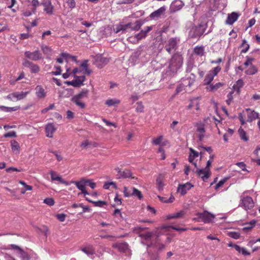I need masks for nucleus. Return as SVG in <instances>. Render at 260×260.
<instances>
[{
    "label": "nucleus",
    "mask_w": 260,
    "mask_h": 260,
    "mask_svg": "<svg viewBox=\"0 0 260 260\" xmlns=\"http://www.w3.org/2000/svg\"><path fill=\"white\" fill-rule=\"evenodd\" d=\"M160 232H146L141 234L142 243L148 247V252L143 255L142 260H158L159 256L156 250H161L165 245L160 242L159 235Z\"/></svg>",
    "instance_id": "obj_1"
},
{
    "label": "nucleus",
    "mask_w": 260,
    "mask_h": 260,
    "mask_svg": "<svg viewBox=\"0 0 260 260\" xmlns=\"http://www.w3.org/2000/svg\"><path fill=\"white\" fill-rule=\"evenodd\" d=\"M182 63L183 58L182 56L179 54H174L170 61L165 75L169 77L173 76L182 66Z\"/></svg>",
    "instance_id": "obj_2"
},
{
    "label": "nucleus",
    "mask_w": 260,
    "mask_h": 260,
    "mask_svg": "<svg viewBox=\"0 0 260 260\" xmlns=\"http://www.w3.org/2000/svg\"><path fill=\"white\" fill-rule=\"evenodd\" d=\"M131 23L130 22L125 24L123 22H120L116 24L113 29L110 26H107L105 29V31H109L110 35L112 34V32L114 34L121 35L125 33L127 29L131 26Z\"/></svg>",
    "instance_id": "obj_3"
},
{
    "label": "nucleus",
    "mask_w": 260,
    "mask_h": 260,
    "mask_svg": "<svg viewBox=\"0 0 260 260\" xmlns=\"http://www.w3.org/2000/svg\"><path fill=\"white\" fill-rule=\"evenodd\" d=\"M7 249H13L15 251L16 254L20 257L21 260H30V256L29 254L24 251L19 246L15 244L8 245Z\"/></svg>",
    "instance_id": "obj_4"
},
{
    "label": "nucleus",
    "mask_w": 260,
    "mask_h": 260,
    "mask_svg": "<svg viewBox=\"0 0 260 260\" xmlns=\"http://www.w3.org/2000/svg\"><path fill=\"white\" fill-rule=\"evenodd\" d=\"M88 182V181H86V179L82 178L79 181H72L70 183L75 184L77 188L81 190V192L78 193V196L83 194L84 196L85 197L86 195L89 194L85 189V186L87 185Z\"/></svg>",
    "instance_id": "obj_5"
},
{
    "label": "nucleus",
    "mask_w": 260,
    "mask_h": 260,
    "mask_svg": "<svg viewBox=\"0 0 260 260\" xmlns=\"http://www.w3.org/2000/svg\"><path fill=\"white\" fill-rule=\"evenodd\" d=\"M92 63L97 68L101 69L109 62V59L101 54H98L92 57Z\"/></svg>",
    "instance_id": "obj_6"
},
{
    "label": "nucleus",
    "mask_w": 260,
    "mask_h": 260,
    "mask_svg": "<svg viewBox=\"0 0 260 260\" xmlns=\"http://www.w3.org/2000/svg\"><path fill=\"white\" fill-rule=\"evenodd\" d=\"M239 206L247 211L254 207V202L252 198L250 197L241 196V202Z\"/></svg>",
    "instance_id": "obj_7"
},
{
    "label": "nucleus",
    "mask_w": 260,
    "mask_h": 260,
    "mask_svg": "<svg viewBox=\"0 0 260 260\" xmlns=\"http://www.w3.org/2000/svg\"><path fill=\"white\" fill-rule=\"evenodd\" d=\"M194 126L196 128L199 140L202 141L205 137V125L202 122H198L195 123Z\"/></svg>",
    "instance_id": "obj_8"
},
{
    "label": "nucleus",
    "mask_w": 260,
    "mask_h": 260,
    "mask_svg": "<svg viewBox=\"0 0 260 260\" xmlns=\"http://www.w3.org/2000/svg\"><path fill=\"white\" fill-rule=\"evenodd\" d=\"M74 78V79L72 81H66V84L74 87H79L83 84V83L85 80V77L84 76H75Z\"/></svg>",
    "instance_id": "obj_9"
},
{
    "label": "nucleus",
    "mask_w": 260,
    "mask_h": 260,
    "mask_svg": "<svg viewBox=\"0 0 260 260\" xmlns=\"http://www.w3.org/2000/svg\"><path fill=\"white\" fill-rule=\"evenodd\" d=\"M198 217L202 219L205 223H210L212 221L215 216L210 213L205 211L202 213H199L198 214Z\"/></svg>",
    "instance_id": "obj_10"
},
{
    "label": "nucleus",
    "mask_w": 260,
    "mask_h": 260,
    "mask_svg": "<svg viewBox=\"0 0 260 260\" xmlns=\"http://www.w3.org/2000/svg\"><path fill=\"white\" fill-rule=\"evenodd\" d=\"M113 246L117 248L120 252L125 253L128 256L131 255V251L126 243H117L114 244Z\"/></svg>",
    "instance_id": "obj_11"
},
{
    "label": "nucleus",
    "mask_w": 260,
    "mask_h": 260,
    "mask_svg": "<svg viewBox=\"0 0 260 260\" xmlns=\"http://www.w3.org/2000/svg\"><path fill=\"white\" fill-rule=\"evenodd\" d=\"M24 55L27 58L34 61H37L42 58V54L38 50H36L32 52L25 51Z\"/></svg>",
    "instance_id": "obj_12"
},
{
    "label": "nucleus",
    "mask_w": 260,
    "mask_h": 260,
    "mask_svg": "<svg viewBox=\"0 0 260 260\" xmlns=\"http://www.w3.org/2000/svg\"><path fill=\"white\" fill-rule=\"evenodd\" d=\"M23 65L29 68L32 73H38L40 71V68L38 65L26 59L23 60Z\"/></svg>",
    "instance_id": "obj_13"
},
{
    "label": "nucleus",
    "mask_w": 260,
    "mask_h": 260,
    "mask_svg": "<svg viewBox=\"0 0 260 260\" xmlns=\"http://www.w3.org/2000/svg\"><path fill=\"white\" fill-rule=\"evenodd\" d=\"M201 27V25L193 26L189 31V36L191 38H197L201 36L204 32Z\"/></svg>",
    "instance_id": "obj_14"
},
{
    "label": "nucleus",
    "mask_w": 260,
    "mask_h": 260,
    "mask_svg": "<svg viewBox=\"0 0 260 260\" xmlns=\"http://www.w3.org/2000/svg\"><path fill=\"white\" fill-rule=\"evenodd\" d=\"M196 173L198 176L201 178L203 181H206L210 176V171L207 169H199L197 168L196 171Z\"/></svg>",
    "instance_id": "obj_15"
},
{
    "label": "nucleus",
    "mask_w": 260,
    "mask_h": 260,
    "mask_svg": "<svg viewBox=\"0 0 260 260\" xmlns=\"http://www.w3.org/2000/svg\"><path fill=\"white\" fill-rule=\"evenodd\" d=\"M177 40L176 38H171L168 44L166 46V50L169 53H171L174 52L177 48Z\"/></svg>",
    "instance_id": "obj_16"
},
{
    "label": "nucleus",
    "mask_w": 260,
    "mask_h": 260,
    "mask_svg": "<svg viewBox=\"0 0 260 260\" xmlns=\"http://www.w3.org/2000/svg\"><path fill=\"white\" fill-rule=\"evenodd\" d=\"M195 79L196 76L193 74H191L189 76L182 78L180 82L184 87L187 88L193 84Z\"/></svg>",
    "instance_id": "obj_17"
},
{
    "label": "nucleus",
    "mask_w": 260,
    "mask_h": 260,
    "mask_svg": "<svg viewBox=\"0 0 260 260\" xmlns=\"http://www.w3.org/2000/svg\"><path fill=\"white\" fill-rule=\"evenodd\" d=\"M245 112L247 116V122H251L256 119L258 118V113L255 112V111L250 108L246 109Z\"/></svg>",
    "instance_id": "obj_18"
},
{
    "label": "nucleus",
    "mask_w": 260,
    "mask_h": 260,
    "mask_svg": "<svg viewBox=\"0 0 260 260\" xmlns=\"http://www.w3.org/2000/svg\"><path fill=\"white\" fill-rule=\"evenodd\" d=\"M167 10V7L163 6L151 13L150 15V18L151 19H157L160 18L165 12Z\"/></svg>",
    "instance_id": "obj_19"
},
{
    "label": "nucleus",
    "mask_w": 260,
    "mask_h": 260,
    "mask_svg": "<svg viewBox=\"0 0 260 260\" xmlns=\"http://www.w3.org/2000/svg\"><path fill=\"white\" fill-rule=\"evenodd\" d=\"M115 171L117 173L116 176L118 178H127L132 177V173L129 170H124L122 171L119 168H115Z\"/></svg>",
    "instance_id": "obj_20"
},
{
    "label": "nucleus",
    "mask_w": 260,
    "mask_h": 260,
    "mask_svg": "<svg viewBox=\"0 0 260 260\" xmlns=\"http://www.w3.org/2000/svg\"><path fill=\"white\" fill-rule=\"evenodd\" d=\"M42 5L44 6V11L48 15H52L53 13L54 7L52 5L50 0L44 1L42 3Z\"/></svg>",
    "instance_id": "obj_21"
},
{
    "label": "nucleus",
    "mask_w": 260,
    "mask_h": 260,
    "mask_svg": "<svg viewBox=\"0 0 260 260\" xmlns=\"http://www.w3.org/2000/svg\"><path fill=\"white\" fill-rule=\"evenodd\" d=\"M153 26H146L139 33L136 34L135 36V38H136L138 41L140 40L143 38H145L147 34L152 29Z\"/></svg>",
    "instance_id": "obj_22"
},
{
    "label": "nucleus",
    "mask_w": 260,
    "mask_h": 260,
    "mask_svg": "<svg viewBox=\"0 0 260 260\" xmlns=\"http://www.w3.org/2000/svg\"><path fill=\"white\" fill-rule=\"evenodd\" d=\"M192 187V185L188 182L180 184L177 188V192L180 193L182 196L184 195Z\"/></svg>",
    "instance_id": "obj_23"
},
{
    "label": "nucleus",
    "mask_w": 260,
    "mask_h": 260,
    "mask_svg": "<svg viewBox=\"0 0 260 260\" xmlns=\"http://www.w3.org/2000/svg\"><path fill=\"white\" fill-rule=\"evenodd\" d=\"M52 181H56L59 182L61 184H65L66 185H69L70 184L68 182L64 180L60 176L58 175L57 173L53 171L50 172Z\"/></svg>",
    "instance_id": "obj_24"
},
{
    "label": "nucleus",
    "mask_w": 260,
    "mask_h": 260,
    "mask_svg": "<svg viewBox=\"0 0 260 260\" xmlns=\"http://www.w3.org/2000/svg\"><path fill=\"white\" fill-rule=\"evenodd\" d=\"M183 6V2L180 0L173 1L170 6V9L172 12H176L180 10Z\"/></svg>",
    "instance_id": "obj_25"
},
{
    "label": "nucleus",
    "mask_w": 260,
    "mask_h": 260,
    "mask_svg": "<svg viewBox=\"0 0 260 260\" xmlns=\"http://www.w3.org/2000/svg\"><path fill=\"white\" fill-rule=\"evenodd\" d=\"M56 130L53 123H48L45 127L46 136L48 138L53 137V133Z\"/></svg>",
    "instance_id": "obj_26"
},
{
    "label": "nucleus",
    "mask_w": 260,
    "mask_h": 260,
    "mask_svg": "<svg viewBox=\"0 0 260 260\" xmlns=\"http://www.w3.org/2000/svg\"><path fill=\"white\" fill-rule=\"evenodd\" d=\"M239 17V15L236 12H232L231 14H229L225 23L229 25H232L235 22H236Z\"/></svg>",
    "instance_id": "obj_27"
},
{
    "label": "nucleus",
    "mask_w": 260,
    "mask_h": 260,
    "mask_svg": "<svg viewBox=\"0 0 260 260\" xmlns=\"http://www.w3.org/2000/svg\"><path fill=\"white\" fill-rule=\"evenodd\" d=\"M81 250L88 256H91L95 253V250L92 245L88 244L81 248Z\"/></svg>",
    "instance_id": "obj_28"
},
{
    "label": "nucleus",
    "mask_w": 260,
    "mask_h": 260,
    "mask_svg": "<svg viewBox=\"0 0 260 260\" xmlns=\"http://www.w3.org/2000/svg\"><path fill=\"white\" fill-rule=\"evenodd\" d=\"M36 95L39 99L44 98L46 96V92L41 85H37L35 88Z\"/></svg>",
    "instance_id": "obj_29"
},
{
    "label": "nucleus",
    "mask_w": 260,
    "mask_h": 260,
    "mask_svg": "<svg viewBox=\"0 0 260 260\" xmlns=\"http://www.w3.org/2000/svg\"><path fill=\"white\" fill-rule=\"evenodd\" d=\"M30 92V90L27 91H22L21 92H15L13 93V95H14L15 99L17 101H19L22 99H24L26 97L27 94H28Z\"/></svg>",
    "instance_id": "obj_30"
},
{
    "label": "nucleus",
    "mask_w": 260,
    "mask_h": 260,
    "mask_svg": "<svg viewBox=\"0 0 260 260\" xmlns=\"http://www.w3.org/2000/svg\"><path fill=\"white\" fill-rule=\"evenodd\" d=\"M187 108L188 110L194 108L196 110H199L200 109V106L198 99L196 98L191 100Z\"/></svg>",
    "instance_id": "obj_31"
},
{
    "label": "nucleus",
    "mask_w": 260,
    "mask_h": 260,
    "mask_svg": "<svg viewBox=\"0 0 260 260\" xmlns=\"http://www.w3.org/2000/svg\"><path fill=\"white\" fill-rule=\"evenodd\" d=\"M11 146L12 152L15 154H18L20 152V147L19 144L16 140L11 141Z\"/></svg>",
    "instance_id": "obj_32"
},
{
    "label": "nucleus",
    "mask_w": 260,
    "mask_h": 260,
    "mask_svg": "<svg viewBox=\"0 0 260 260\" xmlns=\"http://www.w3.org/2000/svg\"><path fill=\"white\" fill-rule=\"evenodd\" d=\"M186 212L185 210H181L179 212L174 213L173 214H169L166 216L167 219L173 218H179L183 217L185 214Z\"/></svg>",
    "instance_id": "obj_33"
},
{
    "label": "nucleus",
    "mask_w": 260,
    "mask_h": 260,
    "mask_svg": "<svg viewBox=\"0 0 260 260\" xmlns=\"http://www.w3.org/2000/svg\"><path fill=\"white\" fill-rule=\"evenodd\" d=\"M193 53L194 54L199 56H203L205 55V52L204 47L203 46H196L193 49Z\"/></svg>",
    "instance_id": "obj_34"
},
{
    "label": "nucleus",
    "mask_w": 260,
    "mask_h": 260,
    "mask_svg": "<svg viewBox=\"0 0 260 260\" xmlns=\"http://www.w3.org/2000/svg\"><path fill=\"white\" fill-rule=\"evenodd\" d=\"M120 103V101L116 98L109 99L105 102V104L108 107L117 106Z\"/></svg>",
    "instance_id": "obj_35"
},
{
    "label": "nucleus",
    "mask_w": 260,
    "mask_h": 260,
    "mask_svg": "<svg viewBox=\"0 0 260 260\" xmlns=\"http://www.w3.org/2000/svg\"><path fill=\"white\" fill-rule=\"evenodd\" d=\"M41 49L44 54L46 56V58H50L52 55V49L51 48L47 45H43L41 46Z\"/></svg>",
    "instance_id": "obj_36"
},
{
    "label": "nucleus",
    "mask_w": 260,
    "mask_h": 260,
    "mask_svg": "<svg viewBox=\"0 0 260 260\" xmlns=\"http://www.w3.org/2000/svg\"><path fill=\"white\" fill-rule=\"evenodd\" d=\"M72 101L81 109H84L85 107V103L79 98L73 96Z\"/></svg>",
    "instance_id": "obj_37"
},
{
    "label": "nucleus",
    "mask_w": 260,
    "mask_h": 260,
    "mask_svg": "<svg viewBox=\"0 0 260 260\" xmlns=\"http://www.w3.org/2000/svg\"><path fill=\"white\" fill-rule=\"evenodd\" d=\"M244 85V82L243 80L239 79L236 83L233 86V89L234 91H237L238 93L239 92L240 89Z\"/></svg>",
    "instance_id": "obj_38"
},
{
    "label": "nucleus",
    "mask_w": 260,
    "mask_h": 260,
    "mask_svg": "<svg viewBox=\"0 0 260 260\" xmlns=\"http://www.w3.org/2000/svg\"><path fill=\"white\" fill-rule=\"evenodd\" d=\"M158 198L161 202L164 203H173L175 200V198L173 195H171L169 199H168L167 197H161L159 196H158Z\"/></svg>",
    "instance_id": "obj_39"
},
{
    "label": "nucleus",
    "mask_w": 260,
    "mask_h": 260,
    "mask_svg": "<svg viewBox=\"0 0 260 260\" xmlns=\"http://www.w3.org/2000/svg\"><path fill=\"white\" fill-rule=\"evenodd\" d=\"M156 184L157 186V188L158 190H161L164 188V183H163V177L162 175H159L156 179Z\"/></svg>",
    "instance_id": "obj_40"
},
{
    "label": "nucleus",
    "mask_w": 260,
    "mask_h": 260,
    "mask_svg": "<svg viewBox=\"0 0 260 260\" xmlns=\"http://www.w3.org/2000/svg\"><path fill=\"white\" fill-rule=\"evenodd\" d=\"M223 85V84L220 82L216 83L214 85L210 84L209 86L207 87V89L209 90V91H215L217 90L218 88L222 86Z\"/></svg>",
    "instance_id": "obj_41"
},
{
    "label": "nucleus",
    "mask_w": 260,
    "mask_h": 260,
    "mask_svg": "<svg viewBox=\"0 0 260 260\" xmlns=\"http://www.w3.org/2000/svg\"><path fill=\"white\" fill-rule=\"evenodd\" d=\"M142 25V22L140 20H137L134 23V24L132 25L131 24V26L129 27V28H131L132 30H138L140 29Z\"/></svg>",
    "instance_id": "obj_42"
},
{
    "label": "nucleus",
    "mask_w": 260,
    "mask_h": 260,
    "mask_svg": "<svg viewBox=\"0 0 260 260\" xmlns=\"http://www.w3.org/2000/svg\"><path fill=\"white\" fill-rule=\"evenodd\" d=\"M238 133L241 139L245 142H247L249 140V138L247 136L246 132L241 127L238 129Z\"/></svg>",
    "instance_id": "obj_43"
},
{
    "label": "nucleus",
    "mask_w": 260,
    "mask_h": 260,
    "mask_svg": "<svg viewBox=\"0 0 260 260\" xmlns=\"http://www.w3.org/2000/svg\"><path fill=\"white\" fill-rule=\"evenodd\" d=\"M257 72V70L254 65H251L245 72V74L248 75H253Z\"/></svg>",
    "instance_id": "obj_44"
},
{
    "label": "nucleus",
    "mask_w": 260,
    "mask_h": 260,
    "mask_svg": "<svg viewBox=\"0 0 260 260\" xmlns=\"http://www.w3.org/2000/svg\"><path fill=\"white\" fill-rule=\"evenodd\" d=\"M132 196L137 197L139 199H141L143 198L142 194L140 191L135 187L131 188Z\"/></svg>",
    "instance_id": "obj_45"
},
{
    "label": "nucleus",
    "mask_w": 260,
    "mask_h": 260,
    "mask_svg": "<svg viewBox=\"0 0 260 260\" xmlns=\"http://www.w3.org/2000/svg\"><path fill=\"white\" fill-rule=\"evenodd\" d=\"M88 91L87 89L83 90L81 92L75 95L74 97L79 98L81 100H82L83 98H87L88 96Z\"/></svg>",
    "instance_id": "obj_46"
},
{
    "label": "nucleus",
    "mask_w": 260,
    "mask_h": 260,
    "mask_svg": "<svg viewBox=\"0 0 260 260\" xmlns=\"http://www.w3.org/2000/svg\"><path fill=\"white\" fill-rule=\"evenodd\" d=\"M214 76L208 73L206 76L204 82L205 85H210L211 82L213 81Z\"/></svg>",
    "instance_id": "obj_47"
},
{
    "label": "nucleus",
    "mask_w": 260,
    "mask_h": 260,
    "mask_svg": "<svg viewBox=\"0 0 260 260\" xmlns=\"http://www.w3.org/2000/svg\"><path fill=\"white\" fill-rule=\"evenodd\" d=\"M170 229H173L178 231H185L186 229L184 228H177L174 226H162L160 229L161 231H169Z\"/></svg>",
    "instance_id": "obj_48"
},
{
    "label": "nucleus",
    "mask_w": 260,
    "mask_h": 260,
    "mask_svg": "<svg viewBox=\"0 0 260 260\" xmlns=\"http://www.w3.org/2000/svg\"><path fill=\"white\" fill-rule=\"evenodd\" d=\"M255 223L256 221L255 220H252L249 222L245 223L243 229L245 230H250L255 226Z\"/></svg>",
    "instance_id": "obj_49"
},
{
    "label": "nucleus",
    "mask_w": 260,
    "mask_h": 260,
    "mask_svg": "<svg viewBox=\"0 0 260 260\" xmlns=\"http://www.w3.org/2000/svg\"><path fill=\"white\" fill-rule=\"evenodd\" d=\"M86 200L87 201H88L89 202L92 203L93 204H94V205L95 206L102 207H103L104 205H106V202H105L104 201H98L97 202H93V201H92L90 200L88 198H86Z\"/></svg>",
    "instance_id": "obj_50"
},
{
    "label": "nucleus",
    "mask_w": 260,
    "mask_h": 260,
    "mask_svg": "<svg viewBox=\"0 0 260 260\" xmlns=\"http://www.w3.org/2000/svg\"><path fill=\"white\" fill-rule=\"evenodd\" d=\"M221 68L219 66H217L209 71L208 73L212 75L213 76H216L218 73L221 71Z\"/></svg>",
    "instance_id": "obj_51"
},
{
    "label": "nucleus",
    "mask_w": 260,
    "mask_h": 260,
    "mask_svg": "<svg viewBox=\"0 0 260 260\" xmlns=\"http://www.w3.org/2000/svg\"><path fill=\"white\" fill-rule=\"evenodd\" d=\"M242 47L243 48L241 51L242 53H246L249 48V45L245 39L242 40Z\"/></svg>",
    "instance_id": "obj_52"
},
{
    "label": "nucleus",
    "mask_w": 260,
    "mask_h": 260,
    "mask_svg": "<svg viewBox=\"0 0 260 260\" xmlns=\"http://www.w3.org/2000/svg\"><path fill=\"white\" fill-rule=\"evenodd\" d=\"M186 89V88L184 87L180 82L176 88L175 93L178 94L179 93L185 90Z\"/></svg>",
    "instance_id": "obj_53"
},
{
    "label": "nucleus",
    "mask_w": 260,
    "mask_h": 260,
    "mask_svg": "<svg viewBox=\"0 0 260 260\" xmlns=\"http://www.w3.org/2000/svg\"><path fill=\"white\" fill-rule=\"evenodd\" d=\"M228 235L231 238L235 239H238L240 237V234L238 232H229Z\"/></svg>",
    "instance_id": "obj_54"
},
{
    "label": "nucleus",
    "mask_w": 260,
    "mask_h": 260,
    "mask_svg": "<svg viewBox=\"0 0 260 260\" xmlns=\"http://www.w3.org/2000/svg\"><path fill=\"white\" fill-rule=\"evenodd\" d=\"M54 68L56 69V71H53L50 73L51 74L55 76H57L60 75L61 73V67L59 66H55Z\"/></svg>",
    "instance_id": "obj_55"
},
{
    "label": "nucleus",
    "mask_w": 260,
    "mask_h": 260,
    "mask_svg": "<svg viewBox=\"0 0 260 260\" xmlns=\"http://www.w3.org/2000/svg\"><path fill=\"white\" fill-rule=\"evenodd\" d=\"M162 140V136H160L157 138H154L152 140V143L155 145H158L160 144Z\"/></svg>",
    "instance_id": "obj_56"
},
{
    "label": "nucleus",
    "mask_w": 260,
    "mask_h": 260,
    "mask_svg": "<svg viewBox=\"0 0 260 260\" xmlns=\"http://www.w3.org/2000/svg\"><path fill=\"white\" fill-rule=\"evenodd\" d=\"M44 203L50 206H53L54 204V200L50 198H48L44 199Z\"/></svg>",
    "instance_id": "obj_57"
},
{
    "label": "nucleus",
    "mask_w": 260,
    "mask_h": 260,
    "mask_svg": "<svg viewBox=\"0 0 260 260\" xmlns=\"http://www.w3.org/2000/svg\"><path fill=\"white\" fill-rule=\"evenodd\" d=\"M208 1L211 5H212L213 8H217L219 5V2L220 0H206Z\"/></svg>",
    "instance_id": "obj_58"
},
{
    "label": "nucleus",
    "mask_w": 260,
    "mask_h": 260,
    "mask_svg": "<svg viewBox=\"0 0 260 260\" xmlns=\"http://www.w3.org/2000/svg\"><path fill=\"white\" fill-rule=\"evenodd\" d=\"M131 188L128 189L127 187H124L123 193L125 197H129L132 196Z\"/></svg>",
    "instance_id": "obj_59"
},
{
    "label": "nucleus",
    "mask_w": 260,
    "mask_h": 260,
    "mask_svg": "<svg viewBox=\"0 0 260 260\" xmlns=\"http://www.w3.org/2000/svg\"><path fill=\"white\" fill-rule=\"evenodd\" d=\"M66 3L68 7L72 9L76 7V2L74 0H66Z\"/></svg>",
    "instance_id": "obj_60"
},
{
    "label": "nucleus",
    "mask_w": 260,
    "mask_h": 260,
    "mask_svg": "<svg viewBox=\"0 0 260 260\" xmlns=\"http://www.w3.org/2000/svg\"><path fill=\"white\" fill-rule=\"evenodd\" d=\"M253 60V58L247 57L246 61L244 63V65L248 67L251 66L252 64V61Z\"/></svg>",
    "instance_id": "obj_61"
},
{
    "label": "nucleus",
    "mask_w": 260,
    "mask_h": 260,
    "mask_svg": "<svg viewBox=\"0 0 260 260\" xmlns=\"http://www.w3.org/2000/svg\"><path fill=\"white\" fill-rule=\"evenodd\" d=\"M135 0H121L117 2L118 5L131 4L133 3Z\"/></svg>",
    "instance_id": "obj_62"
},
{
    "label": "nucleus",
    "mask_w": 260,
    "mask_h": 260,
    "mask_svg": "<svg viewBox=\"0 0 260 260\" xmlns=\"http://www.w3.org/2000/svg\"><path fill=\"white\" fill-rule=\"evenodd\" d=\"M4 137L5 138H8V137H16V134L15 132L14 131H11L8 133H6Z\"/></svg>",
    "instance_id": "obj_63"
},
{
    "label": "nucleus",
    "mask_w": 260,
    "mask_h": 260,
    "mask_svg": "<svg viewBox=\"0 0 260 260\" xmlns=\"http://www.w3.org/2000/svg\"><path fill=\"white\" fill-rule=\"evenodd\" d=\"M233 92H230L227 95L228 99L226 100V103L228 105H230L233 100Z\"/></svg>",
    "instance_id": "obj_64"
}]
</instances>
